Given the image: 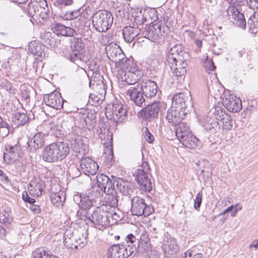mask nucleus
<instances>
[{"label": "nucleus", "instance_id": "nucleus-17", "mask_svg": "<svg viewBox=\"0 0 258 258\" xmlns=\"http://www.w3.org/2000/svg\"><path fill=\"white\" fill-rule=\"evenodd\" d=\"M160 110L159 103L155 102L143 108L139 112L138 116L147 120H151L158 116Z\"/></svg>", "mask_w": 258, "mask_h": 258}, {"label": "nucleus", "instance_id": "nucleus-18", "mask_svg": "<svg viewBox=\"0 0 258 258\" xmlns=\"http://www.w3.org/2000/svg\"><path fill=\"white\" fill-rule=\"evenodd\" d=\"M94 93L90 95L92 100L96 103H100L103 101L106 95L107 86L102 80L99 81L98 83L95 85L92 84Z\"/></svg>", "mask_w": 258, "mask_h": 258}, {"label": "nucleus", "instance_id": "nucleus-32", "mask_svg": "<svg viewBox=\"0 0 258 258\" xmlns=\"http://www.w3.org/2000/svg\"><path fill=\"white\" fill-rule=\"evenodd\" d=\"M177 125V126L175 129V135L180 142L187 137V136L192 134L189 126L186 123L181 122Z\"/></svg>", "mask_w": 258, "mask_h": 258}, {"label": "nucleus", "instance_id": "nucleus-29", "mask_svg": "<svg viewBox=\"0 0 258 258\" xmlns=\"http://www.w3.org/2000/svg\"><path fill=\"white\" fill-rule=\"evenodd\" d=\"M164 254L167 255H172L178 250V246L175 238L168 237L167 240H164L162 245Z\"/></svg>", "mask_w": 258, "mask_h": 258}, {"label": "nucleus", "instance_id": "nucleus-4", "mask_svg": "<svg viewBox=\"0 0 258 258\" xmlns=\"http://www.w3.org/2000/svg\"><path fill=\"white\" fill-rule=\"evenodd\" d=\"M123 72L121 75L122 81L129 85H134L137 83L142 76V73L139 71L136 64L131 59H126L122 62L121 66Z\"/></svg>", "mask_w": 258, "mask_h": 258}, {"label": "nucleus", "instance_id": "nucleus-63", "mask_svg": "<svg viewBox=\"0 0 258 258\" xmlns=\"http://www.w3.org/2000/svg\"><path fill=\"white\" fill-rule=\"evenodd\" d=\"M235 207V209L232 211L231 213V216L232 217H235L238 211H240L242 210V206L240 205L237 204L235 206H234Z\"/></svg>", "mask_w": 258, "mask_h": 258}, {"label": "nucleus", "instance_id": "nucleus-49", "mask_svg": "<svg viewBox=\"0 0 258 258\" xmlns=\"http://www.w3.org/2000/svg\"><path fill=\"white\" fill-rule=\"evenodd\" d=\"M62 19L64 20H71L76 18H78L79 20H81L83 19L82 16H80V13L78 11H72L71 12L66 13L62 17Z\"/></svg>", "mask_w": 258, "mask_h": 258}, {"label": "nucleus", "instance_id": "nucleus-48", "mask_svg": "<svg viewBox=\"0 0 258 258\" xmlns=\"http://www.w3.org/2000/svg\"><path fill=\"white\" fill-rule=\"evenodd\" d=\"M104 153L107 156L108 161H111L113 157V146L111 141L109 143L104 144Z\"/></svg>", "mask_w": 258, "mask_h": 258}, {"label": "nucleus", "instance_id": "nucleus-5", "mask_svg": "<svg viewBox=\"0 0 258 258\" xmlns=\"http://www.w3.org/2000/svg\"><path fill=\"white\" fill-rule=\"evenodd\" d=\"M92 18L94 27L99 32L108 30L111 27L113 20L111 13L106 10L96 12Z\"/></svg>", "mask_w": 258, "mask_h": 258}, {"label": "nucleus", "instance_id": "nucleus-14", "mask_svg": "<svg viewBox=\"0 0 258 258\" xmlns=\"http://www.w3.org/2000/svg\"><path fill=\"white\" fill-rule=\"evenodd\" d=\"M44 101L46 105L55 109H60L63 107L64 100L58 91L46 94L44 96Z\"/></svg>", "mask_w": 258, "mask_h": 258}, {"label": "nucleus", "instance_id": "nucleus-59", "mask_svg": "<svg viewBox=\"0 0 258 258\" xmlns=\"http://www.w3.org/2000/svg\"><path fill=\"white\" fill-rule=\"evenodd\" d=\"M247 3L251 9L258 11V0H249Z\"/></svg>", "mask_w": 258, "mask_h": 258}, {"label": "nucleus", "instance_id": "nucleus-11", "mask_svg": "<svg viewBox=\"0 0 258 258\" xmlns=\"http://www.w3.org/2000/svg\"><path fill=\"white\" fill-rule=\"evenodd\" d=\"M22 156L21 147L18 144L14 145L6 144L5 146L4 160L5 162L9 164L18 160Z\"/></svg>", "mask_w": 258, "mask_h": 258}, {"label": "nucleus", "instance_id": "nucleus-37", "mask_svg": "<svg viewBox=\"0 0 258 258\" xmlns=\"http://www.w3.org/2000/svg\"><path fill=\"white\" fill-rule=\"evenodd\" d=\"M70 60L81 68L86 63L83 52L72 51L70 54Z\"/></svg>", "mask_w": 258, "mask_h": 258}, {"label": "nucleus", "instance_id": "nucleus-47", "mask_svg": "<svg viewBox=\"0 0 258 258\" xmlns=\"http://www.w3.org/2000/svg\"><path fill=\"white\" fill-rule=\"evenodd\" d=\"M62 192H56L51 195L50 199L53 204H56L57 206L62 205L64 201V198L62 197Z\"/></svg>", "mask_w": 258, "mask_h": 258}, {"label": "nucleus", "instance_id": "nucleus-52", "mask_svg": "<svg viewBox=\"0 0 258 258\" xmlns=\"http://www.w3.org/2000/svg\"><path fill=\"white\" fill-rule=\"evenodd\" d=\"M86 210H87L80 208L77 213V217L81 220L86 221L88 217L87 216V212Z\"/></svg>", "mask_w": 258, "mask_h": 258}, {"label": "nucleus", "instance_id": "nucleus-36", "mask_svg": "<svg viewBox=\"0 0 258 258\" xmlns=\"http://www.w3.org/2000/svg\"><path fill=\"white\" fill-rule=\"evenodd\" d=\"M105 194H106L105 199L107 203L105 205H107V209H108V207L110 208L116 207L118 205V201L115 190L113 189V191H109L108 192Z\"/></svg>", "mask_w": 258, "mask_h": 258}, {"label": "nucleus", "instance_id": "nucleus-55", "mask_svg": "<svg viewBox=\"0 0 258 258\" xmlns=\"http://www.w3.org/2000/svg\"><path fill=\"white\" fill-rule=\"evenodd\" d=\"M10 133V125L9 124L5 127H2L0 128V138H3L7 136Z\"/></svg>", "mask_w": 258, "mask_h": 258}, {"label": "nucleus", "instance_id": "nucleus-60", "mask_svg": "<svg viewBox=\"0 0 258 258\" xmlns=\"http://www.w3.org/2000/svg\"><path fill=\"white\" fill-rule=\"evenodd\" d=\"M77 242L79 243V246L80 247H83L84 244H85L87 242V236L86 235H82V238H79L78 240H77Z\"/></svg>", "mask_w": 258, "mask_h": 258}, {"label": "nucleus", "instance_id": "nucleus-13", "mask_svg": "<svg viewBox=\"0 0 258 258\" xmlns=\"http://www.w3.org/2000/svg\"><path fill=\"white\" fill-rule=\"evenodd\" d=\"M227 14L229 19L235 25L245 29L246 23L243 14L234 6H230L227 9Z\"/></svg>", "mask_w": 258, "mask_h": 258}, {"label": "nucleus", "instance_id": "nucleus-44", "mask_svg": "<svg viewBox=\"0 0 258 258\" xmlns=\"http://www.w3.org/2000/svg\"><path fill=\"white\" fill-rule=\"evenodd\" d=\"M217 118L210 119L204 124V127L211 133H215L220 129Z\"/></svg>", "mask_w": 258, "mask_h": 258}, {"label": "nucleus", "instance_id": "nucleus-41", "mask_svg": "<svg viewBox=\"0 0 258 258\" xmlns=\"http://www.w3.org/2000/svg\"><path fill=\"white\" fill-rule=\"evenodd\" d=\"M102 194L103 190L99 186L94 185L87 190L85 195L90 198V199L96 201L102 196Z\"/></svg>", "mask_w": 258, "mask_h": 258}, {"label": "nucleus", "instance_id": "nucleus-26", "mask_svg": "<svg viewBox=\"0 0 258 258\" xmlns=\"http://www.w3.org/2000/svg\"><path fill=\"white\" fill-rule=\"evenodd\" d=\"M97 186H99L104 193L109 191H113L114 189V183L106 175L100 174L97 176Z\"/></svg>", "mask_w": 258, "mask_h": 258}, {"label": "nucleus", "instance_id": "nucleus-27", "mask_svg": "<svg viewBox=\"0 0 258 258\" xmlns=\"http://www.w3.org/2000/svg\"><path fill=\"white\" fill-rule=\"evenodd\" d=\"M57 155L54 144L52 143L43 149L42 158L44 161L49 163L56 162L59 161Z\"/></svg>", "mask_w": 258, "mask_h": 258}, {"label": "nucleus", "instance_id": "nucleus-38", "mask_svg": "<svg viewBox=\"0 0 258 258\" xmlns=\"http://www.w3.org/2000/svg\"><path fill=\"white\" fill-rule=\"evenodd\" d=\"M44 48L45 46L44 45L36 41H32L29 45L30 51L34 55L40 57L45 56Z\"/></svg>", "mask_w": 258, "mask_h": 258}, {"label": "nucleus", "instance_id": "nucleus-61", "mask_svg": "<svg viewBox=\"0 0 258 258\" xmlns=\"http://www.w3.org/2000/svg\"><path fill=\"white\" fill-rule=\"evenodd\" d=\"M30 208L31 210L35 213H39L40 212V208L38 205H34V204H31Z\"/></svg>", "mask_w": 258, "mask_h": 258}, {"label": "nucleus", "instance_id": "nucleus-20", "mask_svg": "<svg viewBox=\"0 0 258 258\" xmlns=\"http://www.w3.org/2000/svg\"><path fill=\"white\" fill-rule=\"evenodd\" d=\"M215 117L222 122V128L225 131L232 129L233 123L230 116L223 111L220 107L215 108Z\"/></svg>", "mask_w": 258, "mask_h": 258}, {"label": "nucleus", "instance_id": "nucleus-62", "mask_svg": "<svg viewBox=\"0 0 258 258\" xmlns=\"http://www.w3.org/2000/svg\"><path fill=\"white\" fill-rule=\"evenodd\" d=\"M0 180L2 181L8 182H9V179L7 176L4 173L3 171L0 170Z\"/></svg>", "mask_w": 258, "mask_h": 258}, {"label": "nucleus", "instance_id": "nucleus-23", "mask_svg": "<svg viewBox=\"0 0 258 258\" xmlns=\"http://www.w3.org/2000/svg\"><path fill=\"white\" fill-rule=\"evenodd\" d=\"M223 104L229 111L232 112H237L242 108L241 100L233 95H229L223 101Z\"/></svg>", "mask_w": 258, "mask_h": 258}, {"label": "nucleus", "instance_id": "nucleus-54", "mask_svg": "<svg viewBox=\"0 0 258 258\" xmlns=\"http://www.w3.org/2000/svg\"><path fill=\"white\" fill-rule=\"evenodd\" d=\"M204 66L206 68L207 72L208 71H214L216 68L213 61L211 60L207 59L206 60L204 63Z\"/></svg>", "mask_w": 258, "mask_h": 258}, {"label": "nucleus", "instance_id": "nucleus-19", "mask_svg": "<svg viewBox=\"0 0 258 258\" xmlns=\"http://www.w3.org/2000/svg\"><path fill=\"white\" fill-rule=\"evenodd\" d=\"M81 171L86 175H94L99 168L97 163L89 157H85L80 161Z\"/></svg>", "mask_w": 258, "mask_h": 258}, {"label": "nucleus", "instance_id": "nucleus-46", "mask_svg": "<svg viewBox=\"0 0 258 258\" xmlns=\"http://www.w3.org/2000/svg\"><path fill=\"white\" fill-rule=\"evenodd\" d=\"M142 16V24H143L146 22L151 23L153 20L155 21L156 18L155 16V11L154 10H144Z\"/></svg>", "mask_w": 258, "mask_h": 258}, {"label": "nucleus", "instance_id": "nucleus-58", "mask_svg": "<svg viewBox=\"0 0 258 258\" xmlns=\"http://www.w3.org/2000/svg\"><path fill=\"white\" fill-rule=\"evenodd\" d=\"M145 137L146 141L150 143H152L154 140V136L150 133H149L147 128H146Z\"/></svg>", "mask_w": 258, "mask_h": 258}, {"label": "nucleus", "instance_id": "nucleus-31", "mask_svg": "<svg viewBox=\"0 0 258 258\" xmlns=\"http://www.w3.org/2000/svg\"><path fill=\"white\" fill-rule=\"evenodd\" d=\"M53 144L59 161L66 158L70 153L69 145L63 142H59Z\"/></svg>", "mask_w": 258, "mask_h": 258}, {"label": "nucleus", "instance_id": "nucleus-42", "mask_svg": "<svg viewBox=\"0 0 258 258\" xmlns=\"http://www.w3.org/2000/svg\"><path fill=\"white\" fill-rule=\"evenodd\" d=\"M71 43L72 51L83 52L85 47L82 38L74 37L71 39Z\"/></svg>", "mask_w": 258, "mask_h": 258}, {"label": "nucleus", "instance_id": "nucleus-8", "mask_svg": "<svg viewBox=\"0 0 258 258\" xmlns=\"http://www.w3.org/2000/svg\"><path fill=\"white\" fill-rule=\"evenodd\" d=\"M131 211L134 215L140 216L143 215L147 217L154 212V209L151 205H147L143 199L136 196L132 200Z\"/></svg>", "mask_w": 258, "mask_h": 258}, {"label": "nucleus", "instance_id": "nucleus-22", "mask_svg": "<svg viewBox=\"0 0 258 258\" xmlns=\"http://www.w3.org/2000/svg\"><path fill=\"white\" fill-rule=\"evenodd\" d=\"M45 9L41 7L37 2H31L29 4L27 8L28 14L29 17H32L34 20L41 18L43 20L47 18V14L45 12H43Z\"/></svg>", "mask_w": 258, "mask_h": 258}, {"label": "nucleus", "instance_id": "nucleus-35", "mask_svg": "<svg viewBox=\"0 0 258 258\" xmlns=\"http://www.w3.org/2000/svg\"><path fill=\"white\" fill-rule=\"evenodd\" d=\"M12 220L11 208L6 206H3L0 209V222L10 224Z\"/></svg>", "mask_w": 258, "mask_h": 258}, {"label": "nucleus", "instance_id": "nucleus-12", "mask_svg": "<svg viewBox=\"0 0 258 258\" xmlns=\"http://www.w3.org/2000/svg\"><path fill=\"white\" fill-rule=\"evenodd\" d=\"M106 53L110 60L117 64L120 67L122 66L125 54L121 48L116 44H111L106 47Z\"/></svg>", "mask_w": 258, "mask_h": 258}, {"label": "nucleus", "instance_id": "nucleus-9", "mask_svg": "<svg viewBox=\"0 0 258 258\" xmlns=\"http://www.w3.org/2000/svg\"><path fill=\"white\" fill-rule=\"evenodd\" d=\"M127 111L121 104H113L111 108L106 110L105 115L108 119L113 120L116 123L123 122L126 118Z\"/></svg>", "mask_w": 258, "mask_h": 258}, {"label": "nucleus", "instance_id": "nucleus-34", "mask_svg": "<svg viewBox=\"0 0 258 258\" xmlns=\"http://www.w3.org/2000/svg\"><path fill=\"white\" fill-rule=\"evenodd\" d=\"M74 199L75 200H80V207L87 210L90 209L96 203V201L90 199V198L86 195H84L83 197L77 195L75 196Z\"/></svg>", "mask_w": 258, "mask_h": 258}, {"label": "nucleus", "instance_id": "nucleus-57", "mask_svg": "<svg viewBox=\"0 0 258 258\" xmlns=\"http://www.w3.org/2000/svg\"><path fill=\"white\" fill-rule=\"evenodd\" d=\"M22 199L25 202L28 203L30 204H34L35 202V200L34 199L30 197L27 191L23 192Z\"/></svg>", "mask_w": 258, "mask_h": 258}, {"label": "nucleus", "instance_id": "nucleus-16", "mask_svg": "<svg viewBox=\"0 0 258 258\" xmlns=\"http://www.w3.org/2000/svg\"><path fill=\"white\" fill-rule=\"evenodd\" d=\"M187 114V111L184 110H181L171 106L168 110L166 118L168 121L172 124L177 125V124L181 122L184 116Z\"/></svg>", "mask_w": 258, "mask_h": 258}, {"label": "nucleus", "instance_id": "nucleus-43", "mask_svg": "<svg viewBox=\"0 0 258 258\" xmlns=\"http://www.w3.org/2000/svg\"><path fill=\"white\" fill-rule=\"evenodd\" d=\"M28 117L23 113H16L13 118L14 124L18 126L24 125L28 121Z\"/></svg>", "mask_w": 258, "mask_h": 258}, {"label": "nucleus", "instance_id": "nucleus-24", "mask_svg": "<svg viewBox=\"0 0 258 258\" xmlns=\"http://www.w3.org/2000/svg\"><path fill=\"white\" fill-rule=\"evenodd\" d=\"M45 186L44 182L40 179L32 180L29 184V194L32 196L38 197L41 195Z\"/></svg>", "mask_w": 258, "mask_h": 258}, {"label": "nucleus", "instance_id": "nucleus-40", "mask_svg": "<svg viewBox=\"0 0 258 258\" xmlns=\"http://www.w3.org/2000/svg\"><path fill=\"white\" fill-rule=\"evenodd\" d=\"M180 142L187 148L194 149L199 146L200 141L191 134L187 136V137L185 138Z\"/></svg>", "mask_w": 258, "mask_h": 258}, {"label": "nucleus", "instance_id": "nucleus-7", "mask_svg": "<svg viewBox=\"0 0 258 258\" xmlns=\"http://www.w3.org/2000/svg\"><path fill=\"white\" fill-rule=\"evenodd\" d=\"M150 168L147 162H144L141 168L135 172L136 180L140 188L146 191H150L152 189V183L150 177L151 176Z\"/></svg>", "mask_w": 258, "mask_h": 258}, {"label": "nucleus", "instance_id": "nucleus-53", "mask_svg": "<svg viewBox=\"0 0 258 258\" xmlns=\"http://www.w3.org/2000/svg\"><path fill=\"white\" fill-rule=\"evenodd\" d=\"M148 234L150 237L153 240L157 239L159 235L158 231L156 228L152 226L150 227L149 233Z\"/></svg>", "mask_w": 258, "mask_h": 258}, {"label": "nucleus", "instance_id": "nucleus-45", "mask_svg": "<svg viewBox=\"0 0 258 258\" xmlns=\"http://www.w3.org/2000/svg\"><path fill=\"white\" fill-rule=\"evenodd\" d=\"M150 240L149 234L147 232L144 231L141 235L138 245L143 246L145 250H148L151 245Z\"/></svg>", "mask_w": 258, "mask_h": 258}, {"label": "nucleus", "instance_id": "nucleus-6", "mask_svg": "<svg viewBox=\"0 0 258 258\" xmlns=\"http://www.w3.org/2000/svg\"><path fill=\"white\" fill-rule=\"evenodd\" d=\"M109 215L107 205L102 204L97 207L89 219L94 224L96 228L101 230L109 225Z\"/></svg>", "mask_w": 258, "mask_h": 258}, {"label": "nucleus", "instance_id": "nucleus-2", "mask_svg": "<svg viewBox=\"0 0 258 258\" xmlns=\"http://www.w3.org/2000/svg\"><path fill=\"white\" fill-rule=\"evenodd\" d=\"M137 239L132 234L127 235L125 244H115L109 250L111 258H127L137 249Z\"/></svg>", "mask_w": 258, "mask_h": 258}, {"label": "nucleus", "instance_id": "nucleus-39", "mask_svg": "<svg viewBox=\"0 0 258 258\" xmlns=\"http://www.w3.org/2000/svg\"><path fill=\"white\" fill-rule=\"evenodd\" d=\"M249 32L252 34L258 35V14L251 16L247 21Z\"/></svg>", "mask_w": 258, "mask_h": 258}, {"label": "nucleus", "instance_id": "nucleus-56", "mask_svg": "<svg viewBox=\"0 0 258 258\" xmlns=\"http://www.w3.org/2000/svg\"><path fill=\"white\" fill-rule=\"evenodd\" d=\"M73 3V0H54V4L57 6H70Z\"/></svg>", "mask_w": 258, "mask_h": 258}, {"label": "nucleus", "instance_id": "nucleus-64", "mask_svg": "<svg viewBox=\"0 0 258 258\" xmlns=\"http://www.w3.org/2000/svg\"><path fill=\"white\" fill-rule=\"evenodd\" d=\"M249 248L254 247L255 248H258V240H253L249 246Z\"/></svg>", "mask_w": 258, "mask_h": 258}, {"label": "nucleus", "instance_id": "nucleus-33", "mask_svg": "<svg viewBox=\"0 0 258 258\" xmlns=\"http://www.w3.org/2000/svg\"><path fill=\"white\" fill-rule=\"evenodd\" d=\"M116 189L124 196H128L133 192L132 183L121 178L116 181Z\"/></svg>", "mask_w": 258, "mask_h": 258}, {"label": "nucleus", "instance_id": "nucleus-25", "mask_svg": "<svg viewBox=\"0 0 258 258\" xmlns=\"http://www.w3.org/2000/svg\"><path fill=\"white\" fill-rule=\"evenodd\" d=\"M45 134L38 133L27 142L28 148L31 152H35L41 148L44 143Z\"/></svg>", "mask_w": 258, "mask_h": 258}, {"label": "nucleus", "instance_id": "nucleus-50", "mask_svg": "<svg viewBox=\"0 0 258 258\" xmlns=\"http://www.w3.org/2000/svg\"><path fill=\"white\" fill-rule=\"evenodd\" d=\"M34 258H57L53 255H49L48 252L44 249H39L33 253Z\"/></svg>", "mask_w": 258, "mask_h": 258}, {"label": "nucleus", "instance_id": "nucleus-21", "mask_svg": "<svg viewBox=\"0 0 258 258\" xmlns=\"http://www.w3.org/2000/svg\"><path fill=\"white\" fill-rule=\"evenodd\" d=\"M138 85L144 96L147 98H152L155 96L158 91V86L156 83L150 80L143 81Z\"/></svg>", "mask_w": 258, "mask_h": 258}, {"label": "nucleus", "instance_id": "nucleus-10", "mask_svg": "<svg viewBox=\"0 0 258 258\" xmlns=\"http://www.w3.org/2000/svg\"><path fill=\"white\" fill-rule=\"evenodd\" d=\"M172 105L187 111V113L189 111L188 107H191L192 106L189 93H179L175 94L172 98Z\"/></svg>", "mask_w": 258, "mask_h": 258}, {"label": "nucleus", "instance_id": "nucleus-1", "mask_svg": "<svg viewBox=\"0 0 258 258\" xmlns=\"http://www.w3.org/2000/svg\"><path fill=\"white\" fill-rule=\"evenodd\" d=\"M188 54L182 50L181 44H176L172 47L168 54L167 61L173 76L183 79L186 72L187 60Z\"/></svg>", "mask_w": 258, "mask_h": 258}, {"label": "nucleus", "instance_id": "nucleus-51", "mask_svg": "<svg viewBox=\"0 0 258 258\" xmlns=\"http://www.w3.org/2000/svg\"><path fill=\"white\" fill-rule=\"evenodd\" d=\"M203 194L202 192L197 194L196 197L194 200V208L196 210H198L201 205L202 201Z\"/></svg>", "mask_w": 258, "mask_h": 258}, {"label": "nucleus", "instance_id": "nucleus-28", "mask_svg": "<svg viewBox=\"0 0 258 258\" xmlns=\"http://www.w3.org/2000/svg\"><path fill=\"white\" fill-rule=\"evenodd\" d=\"M52 29L56 35H61L64 36L72 37L76 34V31L73 28L66 27L58 23H55L52 25Z\"/></svg>", "mask_w": 258, "mask_h": 258}, {"label": "nucleus", "instance_id": "nucleus-3", "mask_svg": "<svg viewBox=\"0 0 258 258\" xmlns=\"http://www.w3.org/2000/svg\"><path fill=\"white\" fill-rule=\"evenodd\" d=\"M170 29L163 21H158L150 24L144 31L142 35L149 40L160 43L162 42L169 33Z\"/></svg>", "mask_w": 258, "mask_h": 258}, {"label": "nucleus", "instance_id": "nucleus-30", "mask_svg": "<svg viewBox=\"0 0 258 258\" xmlns=\"http://www.w3.org/2000/svg\"><path fill=\"white\" fill-rule=\"evenodd\" d=\"M140 30L138 28L126 26L122 30V35L124 40L130 43L132 42L135 38L140 35Z\"/></svg>", "mask_w": 258, "mask_h": 258}, {"label": "nucleus", "instance_id": "nucleus-15", "mask_svg": "<svg viewBox=\"0 0 258 258\" xmlns=\"http://www.w3.org/2000/svg\"><path fill=\"white\" fill-rule=\"evenodd\" d=\"M126 94L136 105L141 107L145 105L144 95L138 84L128 89Z\"/></svg>", "mask_w": 258, "mask_h": 258}]
</instances>
